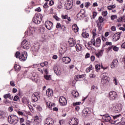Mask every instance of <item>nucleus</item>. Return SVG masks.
I'll return each mask as SVG.
<instances>
[{"label":"nucleus","mask_w":125,"mask_h":125,"mask_svg":"<svg viewBox=\"0 0 125 125\" xmlns=\"http://www.w3.org/2000/svg\"><path fill=\"white\" fill-rule=\"evenodd\" d=\"M81 103H82L81 102H74V103H73L72 105L73 106H78L79 105H81Z\"/></svg>","instance_id":"de8ad7c7"},{"label":"nucleus","mask_w":125,"mask_h":125,"mask_svg":"<svg viewBox=\"0 0 125 125\" xmlns=\"http://www.w3.org/2000/svg\"><path fill=\"white\" fill-rule=\"evenodd\" d=\"M103 120L105 123L111 122V117L109 114H105L103 116Z\"/></svg>","instance_id":"f8f14e48"},{"label":"nucleus","mask_w":125,"mask_h":125,"mask_svg":"<svg viewBox=\"0 0 125 125\" xmlns=\"http://www.w3.org/2000/svg\"><path fill=\"white\" fill-rule=\"evenodd\" d=\"M103 52H104V50H100L98 53H95V55L97 56V57H98V58H99L100 57H101L102 55H103Z\"/></svg>","instance_id":"4be33fe9"},{"label":"nucleus","mask_w":125,"mask_h":125,"mask_svg":"<svg viewBox=\"0 0 125 125\" xmlns=\"http://www.w3.org/2000/svg\"><path fill=\"white\" fill-rule=\"evenodd\" d=\"M90 57V54L89 53H87L85 56V58H89Z\"/></svg>","instance_id":"69168bd1"},{"label":"nucleus","mask_w":125,"mask_h":125,"mask_svg":"<svg viewBox=\"0 0 125 125\" xmlns=\"http://www.w3.org/2000/svg\"><path fill=\"white\" fill-rule=\"evenodd\" d=\"M71 3H67L65 4V9L69 10L72 8V6H73V0H70Z\"/></svg>","instance_id":"aec40b11"},{"label":"nucleus","mask_w":125,"mask_h":125,"mask_svg":"<svg viewBox=\"0 0 125 125\" xmlns=\"http://www.w3.org/2000/svg\"><path fill=\"white\" fill-rule=\"evenodd\" d=\"M92 34L93 35V39H94V38H95V37L96 36V35H97L96 34V29L94 28L93 29L92 31Z\"/></svg>","instance_id":"79ce46f5"},{"label":"nucleus","mask_w":125,"mask_h":125,"mask_svg":"<svg viewBox=\"0 0 125 125\" xmlns=\"http://www.w3.org/2000/svg\"><path fill=\"white\" fill-rule=\"evenodd\" d=\"M43 7L44 8V12H46L47 11V2H46L44 4L43 6Z\"/></svg>","instance_id":"c03bdc74"},{"label":"nucleus","mask_w":125,"mask_h":125,"mask_svg":"<svg viewBox=\"0 0 125 125\" xmlns=\"http://www.w3.org/2000/svg\"><path fill=\"white\" fill-rule=\"evenodd\" d=\"M76 48L77 51H80L82 50V45L80 44H77L76 45Z\"/></svg>","instance_id":"4c0bfd02"},{"label":"nucleus","mask_w":125,"mask_h":125,"mask_svg":"<svg viewBox=\"0 0 125 125\" xmlns=\"http://www.w3.org/2000/svg\"><path fill=\"white\" fill-rule=\"evenodd\" d=\"M39 46H37L36 45L32 46L31 48V50L33 52H38V51H39Z\"/></svg>","instance_id":"a878e982"},{"label":"nucleus","mask_w":125,"mask_h":125,"mask_svg":"<svg viewBox=\"0 0 125 125\" xmlns=\"http://www.w3.org/2000/svg\"><path fill=\"white\" fill-rule=\"evenodd\" d=\"M91 111L89 110V108L84 109L83 111V117H87L90 114H91Z\"/></svg>","instance_id":"2eb2a0df"},{"label":"nucleus","mask_w":125,"mask_h":125,"mask_svg":"<svg viewBox=\"0 0 125 125\" xmlns=\"http://www.w3.org/2000/svg\"><path fill=\"white\" fill-rule=\"evenodd\" d=\"M90 79H94L96 77L95 74H94V71H92L89 75Z\"/></svg>","instance_id":"ea45409f"},{"label":"nucleus","mask_w":125,"mask_h":125,"mask_svg":"<svg viewBox=\"0 0 125 125\" xmlns=\"http://www.w3.org/2000/svg\"><path fill=\"white\" fill-rule=\"evenodd\" d=\"M40 65L41 67H43L45 66V67H47V62H42L40 64Z\"/></svg>","instance_id":"09e8293b"},{"label":"nucleus","mask_w":125,"mask_h":125,"mask_svg":"<svg viewBox=\"0 0 125 125\" xmlns=\"http://www.w3.org/2000/svg\"><path fill=\"white\" fill-rule=\"evenodd\" d=\"M48 97H52L53 96V90L50 88L48 89Z\"/></svg>","instance_id":"cd10ccee"},{"label":"nucleus","mask_w":125,"mask_h":125,"mask_svg":"<svg viewBox=\"0 0 125 125\" xmlns=\"http://www.w3.org/2000/svg\"><path fill=\"white\" fill-rule=\"evenodd\" d=\"M97 21H98L99 23H103V22H104V18L102 16H100L99 17L98 20Z\"/></svg>","instance_id":"a19ab883"},{"label":"nucleus","mask_w":125,"mask_h":125,"mask_svg":"<svg viewBox=\"0 0 125 125\" xmlns=\"http://www.w3.org/2000/svg\"><path fill=\"white\" fill-rule=\"evenodd\" d=\"M107 14H108V12H107V11H103L102 13V15H103V16H104V17H105V16H107Z\"/></svg>","instance_id":"603ef678"},{"label":"nucleus","mask_w":125,"mask_h":125,"mask_svg":"<svg viewBox=\"0 0 125 125\" xmlns=\"http://www.w3.org/2000/svg\"><path fill=\"white\" fill-rule=\"evenodd\" d=\"M120 38H121L120 34H115L113 36V39L114 42H117V41H119V40H120Z\"/></svg>","instance_id":"393cba45"},{"label":"nucleus","mask_w":125,"mask_h":125,"mask_svg":"<svg viewBox=\"0 0 125 125\" xmlns=\"http://www.w3.org/2000/svg\"><path fill=\"white\" fill-rule=\"evenodd\" d=\"M123 105L121 104H119L115 106L114 112L115 113H120L122 111Z\"/></svg>","instance_id":"ddd939ff"},{"label":"nucleus","mask_w":125,"mask_h":125,"mask_svg":"<svg viewBox=\"0 0 125 125\" xmlns=\"http://www.w3.org/2000/svg\"><path fill=\"white\" fill-rule=\"evenodd\" d=\"M27 57H28V54L27 53V52L23 51L21 54V55L20 56L19 59L21 61L24 62L27 60Z\"/></svg>","instance_id":"6e6552de"},{"label":"nucleus","mask_w":125,"mask_h":125,"mask_svg":"<svg viewBox=\"0 0 125 125\" xmlns=\"http://www.w3.org/2000/svg\"><path fill=\"white\" fill-rule=\"evenodd\" d=\"M48 103V107L50 110H52V107H55V104L51 103V102H49Z\"/></svg>","instance_id":"c85d7f7f"},{"label":"nucleus","mask_w":125,"mask_h":125,"mask_svg":"<svg viewBox=\"0 0 125 125\" xmlns=\"http://www.w3.org/2000/svg\"><path fill=\"white\" fill-rule=\"evenodd\" d=\"M70 125H79V120L77 118H73L69 121Z\"/></svg>","instance_id":"9d476101"},{"label":"nucleus","mask_w":125,"mask_h":125,"mask_svg":"<svg viewBox=\"0 0 125 125\" xmlns=\"http://www.w3.org/2000/svg\"><path fill=\"white\" fill-rule=\"evenodd\" d=\"M22 102L24 103V104H29V103H30V100L27 98H22Z\"/></svg>","instance_id":"c756f323"},{"label":"nucleus","mask_w":125,"mask_h":125,"mask_svg":"<svg viewBox=\"0 0 125 125\" xmlns=\"http://www.w3.org/2000/svg\"><path fill=\"white\" fill-rule=\"evenodd\" d=\"M34 28L30 27L29 29V30L27 31V34L29 36H32L33 35V31Z\"/></svg>","instance_id":"c9c22d12"},{"label":"nucleus","mask_w":125,"mask_h":125,"mask_svg":"<svg viewBox=\"0 0 125 125\" xmlns=\"http://www.w3.org/2000/svg\"><path fill=\"white\" fill-rule=\"evenodd\" d=\"M41 123V118L38 116H36L34 118V124L35 125H39Z\"/></svg>","instance_id":"b1692460"},{"label":"nucleus","mask_w":125,"mask_h":125,"mask_svg":"<svg viewBox=\"0 0 125 125\" xmlns=\"http://www.w3.org/2000/svg\"><path fill=\"white\" fill-rule=\"evenodd\" d=\"M59 123L60 124V125H62L64 124V120H61L59 121Z\"/></svg>","instance_id":"774afa93"},{"label":"nucleus","mask_w":125,"mask_h":125,"mask_svg":"<svg viewBox=\"0 0 125 125\" xmlns=\"http://www.w3.org/2000/svg\"><path fill=\"white\" fill-rule=\"evenodd\" d=\"M59 103L61 106H65V105H67V100L65 97L61 96L59 99Z\"/></svg>","instance_id":"0eeeda50"},{"label":"nucleus","mask_w":125,"mask_h":125,"mask_svg":"<svg viewBox=\"0 0 125 125\" xmlns=\"http://www.w3.org/2000/svg\"><path fill=\"white\" fill-rule=\"evenodd\" d=\"M77 17L79 19H83L84 17H86V15L84 12L82 13V10H81L77 15Z\"/></svg>","instance_id":"dca6fc26"},{"label":"nucleus","mask_w":125,"mask_h":125,"mask_svg":"<svg viewBox=\"0 0 125 125\" xmlns=\"http://www.w3.org/2000/svg\"><path fill=\"white\" fill-rule=\"evenodd\" d=\"M115 7H116V6L114 5H112L107 6V8L109 10H112V9L115 8Z\"/></svg>","instance_id":"49530a36"},{"label":"nucleus","mask_w":125,"mask_h":125,"mask_svg":"<svg viewBox=\"0 0 125 125\" xmlns=\"http://www.w3.org/2000/svg\"><path fill=\"white\" fill-rule=\"evenodd\" d=\"M85 74L82 75H77L75 77V79L76 81H83L84 80V77H86Z\"/></svg>","instance_id":"9b49d317"},{"label":"nucleus","mask_w":125,"mask_h":125,"mask_svg":"<svg viewBox=\"0 0 125 125\" xmlns=\"http://www.w3.org/2000/svg\"><path fill=\"white\" fill-rule=\"evenodd\" d=\"M3 103L5 105H8V104H11V102L8 101V100H4Z\"/></svg>","instance_id":"8fccbe9b"},{"label":"nucleus","mask_w":125,"mask_h":125,"mask_svg":"<svg viewBox=\"0 0 125 125\" xmlns=\"http://www.w3.org/2000/svg\"><path fill=\"white\" fill-rule=\"evenodd\" d=\"M22 44L23 48L24 49H29L31 47V45H30V42H27L26 40H23L21 43Z\"/></svg>","instance_id":"1a4fd4ad"},{"label":"nucleus","mask_w":125,"mask_h":125,"mask_svg":"<svg viewBox=\"0 0 125 125\" xmlns=\"http://www.w3.org/2000/svg\"><path fill=\"white\" fill-rule=\"evenodd\" d=\"M42 19V15L41 14H36L33 19V21L35 24H40Z\"/></svg>","instance_id":"f03ea898"},{"label":"nucleus","mask_w":125,"mask_h":125,"mask_svg":"<svg viewBox=\"0 0 125 125\" xmlns=\"http://www.w3.org/2000/svg\"><path fill=\"white\" fill-rule=\"evenodd\" d=\"M109 81H110V78L108 77V73H104L101 80L102 83H103V84H106V83H109Z\"/></svg>","instance_id":"20e7f679"},{"label":"nucleus","mask_w":125,"mask_h":125,"mask_svg":"<svg viewBox=\"0 0 125 125\" xmlns=\"http://www.w3.org/2000/svg\"><path fill=\"white\" fill-rule=\"evenodd\" d=\"M14 68L16 72L20 71V70H21V67L19 65L15 64L14 65Z\"/></svg>","instance_id":"e433bc0d"},{"label":"nucleus","mask_w":125,"mask_h":125,"mask_svg":"<svg viewBox=\"0 0 125 125\" xmlns=\"http://www.w3.org/2000/svg\"><path fill=\"white\" fill-rule=\"evenodd\" d=\"M117 18H118V16H117V15H112L111 16V20H115V19H117Z\"/></svg>","instance_id":"4d7b16f0"},{"label":"nucleus","mask_w":125,"mask_h":125,"mask_svg":"<svg viewBox=\"0 0 125 125\" xmlns=\"http://www.w3.org/2000/svg\"><path fill=\"white\" fill-rule=\"evenodd\" d=\"M19 120L20 124H22L25 122V119H24L23 118H20Z\"/></svg>","instance_id":"052dcab7"},{"label":"nucleus","mask_w":125,"mask_h":125,"mask_svg":"<svg viewBox=\"0 0 125 125\" xmlns=\"http://www.w3.org/2000/svg\"><path fill=\"white\" fill-rule=\"evenodd\" d=\"M91 42L92 44L94 45V46H96V47H99L100 46V44H101V39L100 38H97L95 42V39H93L91 40Z\"/></svg>","instance_id":"423d86ee"},{"label":"nucleus","mask_w":125,"mask_h":125,"mask_svg":"<svg viewBox=\"0 0 125 125\" xmlns=\"http://www.w3.org/2000/svg\"><path fill=\"white\" fill-rule=\"evenodd\" d=\"M90 3L89 2H86L84 3V6L85 7H86L87 8H88V6H90Z\"/></svg>","instance_id":"864d4df0"},{"label":"nucleus","mask_w":125,"mask_h":125,"mask_svg":"<svg viewBox=\"0 0 125 125\" xmlns=\"http://www.w3.org/2000/svg\"><path fill=\"white\" fill-rule=\"evenodd\" d=\"M68 42L69 43L70 46L73 47L76 45V42L75 40H74L73 38H69L68 40Z\"/></svg>","instance_id":"f3484780"},{"label":"nucleus","mask_w":125,"mask_h":125,"mask_svg":"<svg viewBox=\"0 0 125 125\" xmlns=\"http://www.w3.org/2000/svg\"><path fill=\"white\" fill-rule=\"evenodd\" d=\"M113 50L114 51H119V47H117V46H113Z\"/></svg>","instance_id":"680f3d73"},{"label":"nucleus","mask_w":125,"mask_h":125,"mask_svg":"<svg viewBox=\"0 0 125 125\" xmlns=\"http://www.w3.org/2000/svg\"><path fill=\"white\" fill-rule=\"evenodd\" d=\"M3 98L4 99H7V98H8L10 100H12L13 99V96L10 94V93H8L4 95Z\"/></svg>","instance_id":"412c9836"},{"label":"nucleus","mask_w":125,"mask_h":125,"mask_svg":"<svg viewBox=\"0 0 125 125\" xmlns=\"http://www.w3.org/2000/svg\"><path fill=\"white\" fill-rule=\"evenodd\" d=\"M20 52H17L15 54V57L16 58H20Z\"/></svg>","instance_id":"5fc2aeb1"},{"label":"nucleus","mask_w":125,"mask_h":125,"mask_svg":"<svg viewBox=\"0 0 125 125\" xmlns=\"http://www.w3.org/2000/svg\"><path fill=\"white\" fill-rule=\"evenodd\" d=\"M93 69V67L92 66V64H90L88 67L86 69V73H89L91 70Z\"/></svg>","instance_id":"58836bf2"},{"label":"nucleus","mask_w":125,"mask_h":125,"mask_svg":"<svg viewBox=\"0 0 125 125\" xmlns=\"http://www.w3.org/2000/svg\"><path fill=\"white\" fill-rule=\"evenodd\" d=\"M53 70L54 73H55L57 76H60L61 74H62L61 66L60 65L55 64L53 67Z\"/></svg>","instance_id":"7ed1b4c3"},{"label":"nucleus","mask_w":125,"mask_h":125,"mask_svg":"<svg viewBox=\"0 0 125 125\" xmlns=\"http://www.w3.org/2000/svg\"><path fill=\"white\" fill-rule=\"evenodd\" d=\"M62 61L65 64H69L71 62V59L69 57H63L62 58Z\"/></svg>","instance_id":"a211bd4d"},{"label":"nucleus","mask_w":125,"mask_h":125,"mask_svg":"<svg viewBox=\"0 0 125 125\" xmlns=\"http://www.w3.org/2000/svg\"><path fill=\"white\" fill-rule=\"evenodd\" d=\"M4 117V111L0 110V119H2Z\"/></svg>","instance_id":"a18cd8bd"},{"label":"nucleus","mask_w":125,"mask_h":125,"mask_svg":"<svg viewBox=\"0 0 125 125\" xmlns=\"http://www.w3.org/2000/svg\"><path fill=\"white\" fill-rule=\"evenodd\" d=\"M48 30H51L53 28V23L50 21H48Z\"/></svg>","instance_id":"2f4dec72"},{"label":"nucleus","mask_w":125,"mask_h":125,"mask_svg":"<svg viewBox=\"0 0 125 125\" xmlns=\"http://www.w3.org/2000/svg\"><path fill=\"white\" fill-rule=\"evenodd\" d=\"M100 68H101V66L100 64H97L95 65V69L96 70H100Z\"/></svg>","instance_id":"13d9d810"},{"label":"nucleus","mask_w":125,"mask_h":125,"mask_svg":"<svg viewBox=\"0 0 125 125\" xmlns=\"http://www.w3.org/2000/svg\"><path fill=\"white\" fill-rule=\"evenodd\" d=\"M19 121V118L15 115H11L8 116V122L9 124L17 125Z\"/></svg>","instance_id":"f257e3e1"},{"label":"nucleus","mask_w":125,"mask_h":125,"mask_svg":"<svg viewBox=\"0 0 125 125\" xmlns=\"http://www.w3.org/2000/svg\"><path fill=\"white\" fill-rule=\"evenodd\" d=\"M96 23L97 24V27L99 29V31H102V27L103 26V25H102V22H99L98 21H97Z\"/></svg>","instance_id":"7c9ffc66"},{"label":"nucleus","mask_w":125,"mask_h":125,"mask_svg":"<svg viewBox=\"0 0 125 125\" xmlns=\"http://www.w3.org/2000/svg\"><path fill=\"white\" fill-rule=\"evenodd\" d=\"M47 123H48V125H53L54 124V121L52 118H47Z\"/></svg>","instance_id":"72a5a7b5"},{"label":"nucleus","mask_w":125,"mask_h":125,"mask_svg":"<svg viewBox=\"0 0 125 125\" xmlns=\"http://www.w3.org/2000/svg\"><path fill=\"white\" fill-rule=\"evenodd\" d=\"M123 17H120L117 20V22H122V21H123Z\"/></svg>","instance_id":"338daca9"},{"label":"nucleus","mask_w":125,"mask_h":125,"mask_svg":"<svg viewBox=\"0 0 125 125\" xmlns=\"http://www.w3.org/2000/svg\"><path fill=\"white\" fill-rule=\"evenodd\" d=\"M31 79L33 81H37V79H38V74H36L35 72H33L32 74Z\"/></svg>","instance_id":"473e14b6"},{"label":"nucleus","mask_w":125,"mask_h":125,"mask_svg":"<svg viewBox=\"0 0 125 125\" xmlns=\"http://www.w3.org/2000/svg\"><path fill=\"white\" fill-rule=\"evenodd\" d=\"M109 99L111 101L116 100L118 98V93L114 91H111L109 93Z\"/></svg>","instance_id":"39448f33"},{"label":"nucleus","mask_w":125,"mask_h":125,"mask_svg":"<svg viewBox=\"0 0 125 125\" xmlns=\"http://www.w3.org/2000/svg\"><path fill=\"white\" fill-rule=\"evenodd\" d=\"M72 29L74 33H78V32H79V27H78L76 24H74L72 25Z\"/></svg>","instance_id":"5701e85b"},{"label":"nucleus","mask_w":125,"mask_h":125,"mask_svg":"<svg viewBox=\"0 0 125 125\" xmlns=\"http://www.w3.org/2000/svg\"><path fill=\"white\" fill-rule=\"evenodd\" d=\"M62 7H63L62 6V3H58V6H57V8H58L59 9H61V8H62Z\"/></svg>","instance_id":"bf43d9fd"},{"label":"nucleus","mask_w":125,"mask_h":125,"mask_svg":"<svg viewBox=\"0 0 125 125\" xmlns=\"http://www.w3.org/2000/svg\"><path fill=\"white\" fill-rule=\"evenodd\" d=\"M38 95H39V93H37L32 95L31 98L33 102H37V101H38L39 97Z\"/></svg>","instance_id":"6ab92c4d"},{"label":"nucleus","mask_w":125,"mask_h":125,"mask_svg":"<svg viewBox=\"0 0 125 125\" xmlns=\"http://www.w3.org/2000/svg\"><path fill=\"white\" fill-rule=\"evenodd\" d=\"M120 117H121V114L113 116V118L114 120H119V118H120Z\"/></svg>","instance_id":"3c124183"},{"label":"nucleus","mask_w":125,"mask_h":125,"mask_svg":"<svg viewBox=\"0 0 125 125\" xmlns=\"http://www.w3.org/2000/svg\"><path fill=\"white\" fill-rule=\"evenodd\" d=\"M54 19H56L57 21H60L61 19L59 18L58 16H56V15H54L53 16Z\"/></svg>","instance_id":"6e6d98bb"},{"label":"nucleus","mask_w":125,"mask_h":125,"mask_svg":"<svg viewBox=\"0 0 125 125\" xmlns=\"http://www.w3.org/2000/svg\"><path fill=\"white\" fill-rule=\"evenodd\" d=\"M19 99V97H18V96H15L14 97V101H18V100Z\"/></svg>","instance_id":"0e129e2a"},{"label":"nucleus","mask_w":125,"mask_h":125,"mask_svg":"<svg viewBox=\"0 0 125 125\" xmlns=\"http://www.w3.org/2000/svg\"><path fill=\"white\" fill-rule=\"evenodd\" d=\"M72 94L73 96V97H74L75 98H77V97H78V96H79V92H78V91H73L72 92Z\"/></svg>","instance_id":"f704fd0d"},{"label":"nucleus","mask_w":125,"mask_h":125,"mask_svg":"<svg viewBox=\"0 0 125 125\" xmlns=\"http://www.w3.org/2000/svg\"><path fill=\"white\" fill-rule=\"evenodd\" d=\"M53 4H54V1L51 0L50 1H49V5L51 6L52 5H53Z\"/></svg>","instance_id":"e2e57ef3"},{"label":"nucleus","mask_w":125,"mask_h":125,"mask_svg":"<svg viewBox=\"0 0 125 125\" xmlns=\"http://www.w3.org/2000/svg\"><path fill=\"white\" fill-rule=\"evenodd\" d=\"M62 19H67L69 22H71V18L68 17L67 15H62Z\"/></svg>","instance_id":"bb28decb"},{"label":"nucleus","mask_w":125,"mask_h":125,"mask_svg":"<svg viewBox=\"0 0 125 125\" xmlns=\"http://www.w3.org/2000/svg\"><path fill=\"white\" fill-rule=\"evenodd\" d=\"M82 36L85 39L88 38L89 37V34L86 32H84L82 34Z\"/></svg>","instance_id":"37998d69"},{"label":"nucleus","mask_w":125,"mask_h":125,"mask_svg":"<svg viewBox=\"0 0 125 125\" xmlns=\"http://www.w3.org/2000/svg\"><path fill=\"white\" fill-rule=\"evenodd\" d=\"M118 65H119V61L117 59H115L113 60L110 67L111 69H115V68L118 67Z\"/></svg>","instance_id":"4468645a"}]
</instances>
